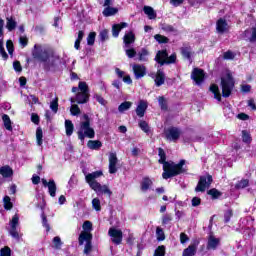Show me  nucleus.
<instances>
[{
  "instance_id": "obj_1",
  "label": "nucleus",
  "mask_w": 256,
  "mask_h": 256,
  "mask_svg": "<svg viewBox=\"0 0 256 256\" xmlns=\"http://www.w3.org/2000/svg\"><path fill=\"white\" fill-rule=\"evenodd\" d=\"M32 56L34 59L44 63V69L46 71H51V67H55V65L59 63V56L55 54L52 49L43 47L39 44L34 45Z\"/></svg>"
},
{
  "instance_id": "obj_2",
  "label": "nucleus",
  "mask_w": 256,
  "mask_h": 256,
  "mask_svg": "<svg viewBox=\"0 0 256 256\" xmlns=\"http://www.w3.org/2000/svg\"><path fill=\"white\" fill-rule=\"evenodd\" d=\"M159 155V163L163 165V179H171V177H175L176 175H180L183 173V165H185V160H181L178 164L173 162H167V155L165 154V150L162 148L158 149Z\"/></svg>"
},
{
  "instance_id": "obj_3",
  "label": "nucleus",
  "mask_w": 256,
  "mask_h": 256,
  "mask_svg": "<svg viewBox=\"0 0 256 256\" xmlns=\"http://www.w3.org/2000/svg\"><path fill=\"white\" fill-rule=\"evenodd\" d=\"M101 176H103L102 171L88 173L85 175V181L88 183L90 189L95 191V193L98 195L104 194L108 195V197H111L112 192L109 187L107 185H101V183L97 182V179H99Z\"/></svg>"
},
{
  "instance_id": "obj_4",
  "label": "nucleus",
  "mask_w": 256,
  "mask_h": 256,
  "mask_svg": "<svg viewBox=\"0 0 256 256\" xmlns=\"http://www.w3.org/2000/svg\"><path fill=\"white\" fill-rule=\"evenodd\" d=\"M84 120L80 123V129L78 131V138L80 141H85V137L88 139L95 138V130L91 128V121L89 120V116L87 114L83 115Z\"/></svg>"
},
{
  "instance_id": "obj_5",
  "label": "nucleus",
  "mask_w": 256,
  "mask_h": 256,
  "mask_svg": "<svg viewBox=\"0 0 256 256\" xmlns=\"http://www.w3.org/2000/svg\"><path fill=\"white\" fill-rule=\"evenodd\" d=\"M89 101V86L87 82H79V92L75 98H70V103H78L83 105Z\"/></svg>"
},
{
  "instance_id": "obj_6",
  "label": "nucleus",
  "mask_w": 256,
  "mask_h": 256,
  "mask_svg": "<svg viewBox=\"0 0 256 256\" xmlns=\"http://www.w3.org/2000/svg\"><path fill=\"white\" fill-rule=\"evenodd\" d=\"M221 87L223 97H229L231 95V91H233V87H235V81L233 80L231 72H226L222 76Z\"/></svg>"
},
{
  "instance_id": "obj_7",
  "label": "nucleus",
  "mask_w": 256,
  "mask_h": 256,
  "mask_svg": "<svg viewBox=\"0 0 256 256\" xmlns=\"http://www.w3.org/2000/svg\"><path fill=\"white\" fill-rule=\"evenodd\" d=\"M93 239V235L88 232H81L78 238L79 245H83V243H86L84 248L85 255H89L91 253V240Z\"/></svg>"
},
{
  "instance_id": "obj_8",
  "label": "nucleus",
  "mask_w": 256,
  "mask_h": 256,
  "mask_svg": "<svg viewBox=\"0 0 256 256\" xmlns=\"http://www.w3.org/2000/svg\"><path fill=\"white\" fill-rule=\"evenodd\" d=\"M17 227H19V215H14L12 217V220L10 221V230L9 233L13 239H16V241H19L21 237H23V234H19L17 231Z\"/></svg>"
},
{
  "instance_id": "obj_9",
  "label": "nucleus",
  "mask_w": 256,
  "mask_h": 256,
  "mask_svg": "<svg viewBox=\"0 0 256 256\" xmlns=\"http://www.w3.org/2000/svg\"><path fill=\"white\" fill-rule=\"evenodd\" d=\"M211 183H213V177L211 175L202 176L200 177L195 191L203 193L205 189H209V187H211Z\"/></svg>"
},
{
  "instance_id": "obj_10",
  "label": "nucleus",
  "mask_w": 256,
  "mask_h": 256,
  "mask_svg": "<svg viewBox=\"0 0 256 256\" xmlns=\"http://www.w3.org/2000/svg\"><path fill=\"white\" fill-rule=\"evenodd\" d=\"M108 235L111 237L112 243L115 245H121V242L123 241V231L112 227L109 229Z\"/></svg>"
},
{
  "instance_id": "obj_11",
  "label": "nucleus",
  "mask_w": 256,
  "mask_h": 256,
  "mask_svg": "<svg viewBox=\"0 0 256 256\" xmlns=\"http://www.w3.org/2000/svg\"><path fill=\"white\" fill-rule=\"evenodd\" d=\"M191 79L196 83V85H201L205 81V72L199 68H194L191 73Z\"/></svg>"
},
{
  "instance_id": "obj_12",
  "label": "nucleus",
  "mask_w": 256,
  "mask_h": 256,
  "mask_svg": "<svg viewBox=\"0 0 256 256\" xmlns=\"http://www.w3.org/2000/svg\"><path fill=\"white\" fill-rule=\"evenodd\" d=\"M41 182L44 187L48 188L50 197H55L57 195V184L55 183V180L51 179L49 182H47L45 178H42Z\"/></svg>"
},
{
  "instance_id": "obj_13",
  "label": "nucleus",
  "mask_w": 256,
  "mask_h": 256,
  "mask_svg": "<svg viewBox=\"0 0 256 256\" xmlns=\"http://www.w3.org/2000/svg\"><path fill=\"white\" fill-rule=\"evenodd\" d=\"M150 77L154 79L156 87H161V85L165 84V73L162 70H158L156 73H152Z\"/></svg>"
},
{
  "instance_id": "obj_14",
  "label": "nucleus",
  "mask_w": 256,
  "mask_h": 256,
  "mask_svg": "<svg viewBox=\"0 0 256 256\" xmlns=\"http://www.w3.org/2000/svg\"><path fill=\"white\" fill-rule=\"evenodd\" d=\"M135 79H142L144 75H147V68L141 64H134L132 66Z\"/></svg>"
},
{
  "instance_id": "obj_15",
  "label": "nucleus",
  "mask_w": 256,
  "mask_h": 256,
  "mask_svg": "<svg viewBox=\"0 0 256 256\" xmlns=\"http://www.w3.org/2000/svg\"><path fill=\"white\" fill-rule=\"evenodd\" d=\"M118 159H117V153L115 152H111L109 154V173L111 174H115L117 173V163H118Z\"/></svg>"
},
{
  "instance_id": "obj_16",
  "label": "nucleus",
  "mask_w": 256,
  "mask_h": 256,
  "mask_svg": "<svg viewBox=\"0 0 256 256\" xmlns=\"http://www.w3.org/2000/svg\"><path fill=\"white\" fill-rule=\"evenodd\" d=\"M166 137L169 141H177L181 137V130L178 128H169L166 130Z\"/></svg>"
},
{
  "instance_id": "obj_17",
  "label": "nucleus",
  "mask_w": 256,
  "mask_h": 256,
  "mask_svg": "<svg viewBox=\"0 0 256 256\" xmlns=\"http://www.w3.org/2000/svg\"><path fill=\"white\" fill-rule=\"evenodd\" d=\"M147 101L145 100H140L138 103V106L136 108V114L138 117H145V112L147 111Z\"/></svg>"
},
{
  "instance_id": "obj_18",
  "label": "nucleus",
  "mask_w": 256,
  "mask_h": 256,
  "mask_svg": "<svg viewBox=\"0 0 256 256\" xmlns=\"http://www.w3.org/2000/svg\"><path fill=\"white\" fill-rule=\"evenodd\" d=\"M220 242L221 240H219V238H216L215 236L210 235L208 238L207 249L215 251V249H217Z\"/></svg>"
},
{
  "instance_id": "obj_19",
  "label": "nucleus",
  "mask_w": 256,
  "mask_h": 256,
  "mask_svg": "<svg viewBox=\"0 0 256 256\" xmlns=\"http://www.w3.org/2000/svg\"><path fill=\"white\" fill-rule=\"evenodd\" d=\"M216 29L219 33H226V31H229V25L227 21L219 19L216 23Z\"/></svg>"
},
{
  "instance_id": "obj_20",
  "label": "nucleus",
  "mask_w": 256,
  "mask_h": 256,
  "mask_svg": "<svg viewBox=\"0 0 256 256\" xmlns=\"http://www.w3.org/2000/svg\"><path fill=\"white\" fill-rule=\"evenodd\" d=\"M167 57H168L167 51L162 50V51H158L155 60L160 65H165V63H167Z\"/></svg>"
},
{
  "instance_id": "obj_21",
  "label": "nucleus",
  "mask_w": 256,
  "mask_h": 256,
  "mask_svg": "<svg viewBox=\"0 0 256 256\" xmlns=\"http://www.w3.org/2000/svg\"><path fill=\"white\" fill-rule=\"evenodd\" d=\"M6 29L10 32L17 29V20H15V17L11 16L6 18Z\"/></svg>"
},
{
  "instance_id": "obj_22",
  "label": "nucleus",
  "mask_w": 256,
  "mask_h": 256,
  "mask_svg": "<svg viewBox=\"0 0 256 256\" xmlns=\"http://www.w3.org/2000/svg\"><path fill=\"white\" fill-rule=\"evenodd\" d=\"M125 27H127V23L125 22L113 25L112 27L113 37H119V33H121V29H125Z\"/></svg>"
},
{
  "instance_id": "obj_23",
  "label": "nucleus",
  "mask_w": 256,
  "mask_h": 256,
  "mask_svg": "<svg viewBox=\"0 0 256 256\" xmlns=\"http://www.w3.org/2000/svg\"><path fill=\"white\" fill-rule=\"evenodd\" d=\"M88 149H92L94 151H99L101 147H103V143L99 140H89L87 143Z\"/></svg>"
},
{
  "instance_id": "obj_24",
  "label": "nucleus",
  "mask_w": 256,
  "mask_h": 256,
  "mask_svg": "<svg viewBox=\"0 0 256 256\" xmlns=\"http://www.w3.org/2000/svg\"><path fill=\"white\" fill-rule=\"evenodd\" d=\"M0 175L4 178H9L13 176V169L10 166H3L0 168Z\"/></svg>"
},
{
  "instance_id": "obj_25",
  "label": "nucleus",
  "mask_w": 256,
  "mask_h": 256,
  "mask_svg": "<svg viewBox=\"0 0 256 256\" xmlns=\"http://www.w3.org/2000/svg\"><path fill=\"white\" fill-rule=\"evenodd\" d=\"M153 185V180H151L150 178H143L142 182H141V190L142 191H149V189H151V186Z\"/></svg>"
},
{
  "instance_id": "obj_26",
  "label": "nucleus",
  "mask_w": 256,
  "mask_h": 256,
  "mask_svg": "<svg viewBox=\"0 0 256 256\" xmlns=\"http://www.w3.org/2000/svg\"><path fill=\"white\" fill-rule=\"evenodd\" d=\"M118 12H119V9L108 6L103 10V15L104 17H111L113 15H117Z\"/></svg>"
},
{
  "instance_id": "obj_27",
  "label": "nucleus",
  "mask_w": 256,
  "mask_h": 256,
  "mask_svg": "<svg viewBox=\"0 0 256 256\" xmlns=\"http://www.w3.org/2000/svg\"><path fill=\"white\" fill-rule=\"evenodd\" d=\"M143 11H144L145 15L148 16V19H156L157 14L155 13V10L153 9V7L144 6Z\"/></svg>"
},
{
  "instance_id": "obj_28",
  "label": "nucleus",
  "mask_w": 256,
  "mask_h": 256,
  "mask_svg": "<svg viewBox=\"0 0 256 256\" xmlns=\"http://www.w3.org/2000/svg\"><path fill=\"white\" fill-rule=\"evenodd\" d=\"M195 253H197V246L190 245L184 249L182 256H195Z\"/></svg>"
},
{
  "instance_id": "obj_29",
  "label": "nucleus",
  "mask_w": 256,
  "mask_h": 256,
  "mask_svg": "<svg viewBox=\"0 0 256 256\" xmlns=\"http://www.w3.org/2000/svg\"><path fill=\"white\" fill-rule=\"evenodd\" d=\"M210 91L213 93L214 99H216L217 101H221V92L219 91V86H217L216 84H212L210 86Z\"/></svg>"
},
{
  "instance_id": "obj_30",
  "label": "nucleus",
  "mask_w": 256,
  "mask_h": 256,
  "mask_svg": "<svg viewBox=\"0 0 256 256\" xmlns=\"http://www.w3.org/2000/svg\"><path fill=\"white\" fill-rule=\"evenodd\" d=\"M65 129H66V135L68 137H71L73 135V131L75 129V126H73V122H71V120L65 121Z\"/></svg>"
},
{
  "instance_id": "obj_31",
  "label": "nucleus",
  "mask_w": 256,
  "mask_h": 256,
  "mask_svg": "<svg viewBox=\"0 0 256 256\" xmlns=\"http://www.w3.org/2000/svg\"><path fill=\"white\" fill-rule=\"evenodd\" d=\"M124 43H125L126 47L128 45H131V43H135V34H133V32H129V33L125 34Z\"/></svg>"
},
{
  "instance_id": "obj_32",
  "label": "nucleus",
  "mask_w": 256,
  "mask_h": 256,
  "mask_svg": "<svg viewBox=\"0 0 256 256\" xmlns=\"http://www.w3.org/2000/svg\"><path fill=\"white\" fill-rule=\"evenodd\" d=\"M2 120L5 126V129H7V131H13V127L11 126V118H9V115L4 114L2 116Z\"/></svg>"
},
{
  "instance_id": "obj_33",
  "label": "nucleus",
  "mask_w": 256,
  "mask_h": 256,
  "mask_svg": "<svg viewBox=\"0 0 256 256\" xmlns=\"http://www.w3.org/2000/svg\"><path fill=\"white\" fill-rule=\"evenodd\" d=\"M132 105H133L132 102L126 101L119 105L118 111L120 113H125V111H129V109H131Z\"/></svg>"
},
{
  "instance_id": "obj_34",
  "label": "nucleus",
  "mask_w": 256,
  "mask_h": 256,
  "mask_svg": "<svg viewBox=\"0 0 256 256\" xmlns=\"http://www.w3.org/2000/svg\"><path fill=\"white\" fill-rule=\"evenodd\" d=\"M139 61H147L149 57V50L142 48L141 51L138 52Z\"/></svg>"
},
{
  "instance_id": "obj_35",
  "label": "nucleus",
  "mask_w": 256,
  "mask_h": 256,
  "mask_svg": "<svg viewBox=\"0 0 256 256\" xmlns=\"http://www.w3.org/2000/svg\"><path fill=\"white\" fill-rule=\"evenodd\" d=\"M36 141H37V145H39V147H41V145H43V129H41V128L36 129Z\"/></svg>"
},
{
  "instance_id": "obj_36",
  "label": "nucleus",
  "mask_w": 256,
  "mask_h": 256,
  "mask_svg": "<svg viewBox=\"0 0 256 256\" xmlns=\"http://www.w3.org/2000/svg\"><path fill=\"white\" fill-rule=\"evenodd\" d=\"M181 53H182V56L184 57V59H188L189 61H191V55H193V52H191V48L183 47L181 49Z\"/></svg>"
},
{
  "instance_id": "obj_37",
  "label": "nucleus",
  "mask_w": 256,
  "mask_h": 256,
  "mask_svg": "<svg viewBox=\"0 0 256 256\" xmlns=\"http://www.w3.org/2000/svg\"><path fill=\"white\" fill-rule=\"evenodd\" d=\"M3 203H4V209H6L7 211H11V209H13V203L11 202V197L5 196L3 199Z\"/></svg>"
},
{
  "instance_id": "obj_38",
  "label": "nucleus",
  "mask_w": 256,
  "mask_h": 256,
  "mask_svg": "<svg viewBox=\"0 0 256 256\" xmlns=\"http://www.w3.org/2000/svg\"><path fill=\"white\" fill-rule=\"evenodd\" d=\"M50 109L54 114L59 111V98H55L50 102Z\"/></svg>"
},
{
  "instance_id": "obj_39",
  "label": "nucleus",
  "mask_w": 256,
  "mask_h": 256,
  "mask_svg": "<svg viewBox=\"0 0 256 256\" xmlns=\"http://www.w3.org/2000/svg\"><path fill=\"white\" fill-rule=\"evenodd\" d=\"M82 228V233H91V231H93V224L91 223V221H85L82 225Z\"/></svg>"
},
{
  "instance_id": "obj_40",
  "label": "nucleus",
  "mask_w": 256,
  "mask_h": 256,
  "mask_svg": "<svg viewBox=\"0 0 256 256\" xmlns=\"http://www.w3.org/2000/svg\"><path fill=\"white\" fill-rule=\"evenodd\" d=\"M171 221H173V214L167 213L162 216V225H169Z\"/></svg>"
},
{
  "instance_id": "obj_41",
  "label": "nucleus",
  "mask_w": 256,
  "mask_h": 256,
  "mask_svg": "<svg viewBox=\"0 0 256 256\" xmlns=\"http://www.w3.org/2000/svg\"><path fill=\"white\" fill-rule=\"evenodd\" d=\"M70 113L73 116H77L81 114V109L77 104L72 103V106L70 107Z\"/></svg>"
},
{
  "instance_id": "obj_42",
  "label": "nucleus",
  "mask_w": 256,
  "mask_h": 256,
  "mask_svg": "<svg viewBox=\"0 0 256 256\" xmlns=\"http://www.w3.org/2000/svg\"><path fill=\"white\" fill-rule=\"evenodd\" d=\"M156 237L158 241H165V232L160 227L156 229Z\"/></svg>"
},
{
  "instance_id": "obj_43",
  "label": "nucleus",
  "mask_w": 256,
  "mask_h": 256,
  "mask_svg": "<svg viewBox=\"0 0 256 256\" xmlns=\"http://www.w3.org/2000/svg\"><path fill=\"white\" fill-rule=\"evenodd\" d=\"M154 39L158 42V43H169V38L161 35V34H156L154 36Z\"/></svg>"
},
{
  "instance_id": "obj_44",
  "label": "nucleus",
  "mask_w": 256,
  "mask_h": 256,
  "mask_svg": "<svg viewBox=\"0 0 256 256\" xmlns=\"http://www.w3.org/2000/svg\"><path fill=\"white\" fill-rule=\"evenodd\" d=\"M92 207L95 211H101V200H99V198H94L92 200Z\"/></svg>"
},
{
  "instance_id": "obj_45",
  "label": "nucleus",
  "mask_w": 256,
  "mask_h": 256,
  "mask_svg": "<svg viewBox=\"0 0 256 256\" xmlns=\"http://www.w3.org/2000/svg\"><path fill=\"white\" fill-rule=\"evenodd\" d=\"M208 195H211L212 199H219V197H221V192H219V190L213 188L208 191Z\"/></svg>"
},
{
  "instance_id": "obj_46",
  "label": "nucleus",
  "mask_w": 256,
  "mask_h": 256,
  "mask_svg": "<svg viewBox=\"0 0 256 256\" xmlns=\"http://www.w3.org/2000/svg\"><path fill=\"white\" fill-rule=\"evenodd\" d=\"M95 37H97V33L90 32L87 37V43L88 45H94L95 44Z\"/></svg>"
},
{
  "instance_id": "obj_47",
  "label": "nucleus",
  "mask_w": 256,
  "mask_h": 256,
  "mask_svg": "<svg viewBox=\"0 0 256 256\" xmlns=\"http://www.w3.org/2000/svg\"><path fill=\"white\" fill-rule=\"evenodd\" d=\"M53 245L55 249H61V245H63V242H61V237L55 236L53 238Z\"/></svg>"
},
{
  "instance_id": "obj_48",
  "label": "nucleus",
  "mask_w": 256,
  "mask_h": 256,
  "mask_svg": "<svg viewBox=\"0 0 256 256\" xmlns=\"http://www.w3.org/2000/svg\"><path fill=\"white\" fill-rule=\"evenodd\" d=\"M0 55L5 61H7L9 56L7 55V52H5V48L3 47V39L0 40Z\"/></svg>"
},
{
  "instance_id": "obj_49",
  "label": "nucleus",
  "mask_w": 256,
  "mask_h": 256,
  "mask_svg": "<svg viewBox=\"0 0 256 256\" xmlns=\"http://www.w3.org/2000/svg\"><path fill=\"white\" fill-rule=\"evenodd\" d=\"M153 256H165V246H158Z\"/></svg>"
},
{
  "instance_id": "obj_50",
  "label": "nucleus",
  "mask_w": 256,
  "mask_h": 256,
  "mask_svg": "<svg viewBox=\"0 0 256 256\" xmlns=\"http://www.w3.org/2000/svg\"><path fill=\"white\" fill-rule=\"evenodd\" d=\"M242 141L244 143H250L251 142V134H249V132L243 130L242 131Z\"/></svg>"
},
{
  "instance_id": "obj_51",
  "label": "nucleus",
  "mask_w": 256,
  "mask_h": 256,
  "mask_svg": "<svg viewBox=\"0 0 256 256\" xmlns=\"http://www.w3.org/2000/svg\"><path fill=\"white\" fill-rule=\"evenodd\" d=\"M249 186V180L248 179H243L240 182L237 183L236 187L238 189H245V187Z\"/></svg>"
},
{
  "instance_id": "obj_52",
  "label": "nucleus",
  "mask_w": 256,
  "mask_h": 256,
  "mask_svg": "<svg viewBox=\"0 0 256 256\" xmlns=\"http://www.w3.org/2000/svg\"><path fill=\"white\" fill-rule=\"evenodd\" d=\"M0 256H11V248L5 246L0 250Z\"/></svg>"
},
{
  "instance_id": "obj_53",
  "label": "nucleus",
  "mask_w": 256,
  "mask_h": 256,
  "mask_svg": "<svg viewBox=\"0 0 256 256\" xmlns=\"http://www.w3.org/2000/svg\"><path fill=\"white\" fill-rule=\"evenodd\" d=\"M6 47H7V51L9 53V55H13V51H15V48L13 47V41L8 40L6 42Z\"/></svg>"
},
{
  "instance_id": "obj_54",
  "label": "nucleus",
  "mask_w": 256,
  "mask_h": 256,
  "mask_svg": "<svg viewBox=\"0 0 256 256\" xmlns=\"http://www.w3.org/2000/svg\"><path fill=\"white\" fill-rule=\"evenodd\" d=\"M99 37H100L101 41H107V39H109V31L102 30L99 34Z\"/></svg>"
},
{
  "instance_id": "obj_55",
  "label": "nucleus",
  "mask_w": 256,
  "mask_h": 256,
  "mask_svg": "<svg viewBox=\"0 0 256 256\" xmlns=\"http://www.w3.org/2000/svg\"><path fill=\"white\" fill-rule=\"evenodd\" d=\"M13 69H14L17 73H21V71H23V67H21V62H19V61H14V63H13Z\"/></svg>"
},
{
  "instance_id": "obj_56",
  "label": "nucleus",
  "mask_w": 256,
  "mask_h": 256,
  "mask_svg": "<svg viewBox=\"0 0 256 256\" xmlns=\"http://www.w3.org/2000/svg\"><path fill=\"white\" fill-rule=\"evenodd\" d=\"M158 103H159L161 109H167V101L165 100V98L163 96H160L158 98Z\"/></svg>"
},
{
  "instance_id": "obj_57",
  "label": "nucleus",
  "mask_w": 256,
  "mask_h": 256,
  "mask_svg": "<svg viewBox=\"0 0 256 256\" xmlns=\"http://www.w3.org/2000/svg\"><path fill=\"white\" fill-rule=\"evenodd\" d=\"M139 127L144 131V133H147L149 131V124H147L145 121L139 122Z\"/></svg>"
},
{
  "instance_id": "obj_58",
  "label": "nucleus",
  "mask_w": 256,
  "mask_h": 256,
  "mask_svg": "<svg viewBox=\"0 0 256 256\" xmlns=\"http://www.w3.org/2000/svg\"><path fill=\"white\" fill-rule=\"evenodd\" d=\"M177 61V54H172L170 56H167L166 64L169 65L171 63H175Z\"/></svg>"
},
{
  "instance_id": "obj_59",
  "label": "nucleus",
  "mask_w": 256,
  "mask_h": 256,
  "mask_svg": "<svg viewBox=\"0 0 256 256\" xmlns=\"http://www.w3.org/2000/svg\"><path fill=\"white\" fill-rule=\"evenodd\" d=\"M42 225L45 227L46 231H51V227L49 226V223H47V217L45 214H42Z\"/></svg>"
},
{
  "instance_id": "obj_60",
  "label": "nucleus",
  "mask_w": 256,
  "mask_h": 256,
  "mask_svg": "<svg viewBox=\"0 0 256 256\" xmlns=\"http://www.w3.org/2000/svg\"><path fill=\"white\" fill-rule=\"evenodd\" d=\"M126 55H127V57H129V59H133V57H135V55H137V51H135V49H133V48L126 49Z\"/></svg>"
},
{
  "instance_id": "obj_61",
  "label": "nucleus",
  "mask_w": 256,
  "mask_h": 256,
  "mask_svg": "<svg viewBox=\"0 0 256 256\" xmlns=\"http://www.w3.org/2000/svg\"><path fill=\"white\" fill-rule=\"evenodd\" d=\"M235 57V53H233L232 51H227L224 53L223 58L226 60H231Z\"/></svg>"
},
{
  "instance_id": "obj_62",
  "label": "nucleus",
  "mask_w": 256,
  "mask_h": 256,
  "mask_svg": "<svg viewBox=\"0 0 256 256\" xmlns=\"http://www.w3.org/2000/svg\"><path fill=\"white\" fill-rule=\"evenodd\" d=\"M19 43H20V45H22L23 47H27V44L29 43V40L27 39L26 36H20V38H19Z\"/></svg>"
},
{
  "instance_id": "obj_63",
  "label": "nucleus",
  "mask_w": 256,
  "mask_h": 256,
  "mask_svg": "<svg viewBox=\"0 0 256 256\" xmlns=\"http://www.w3.org/2000/svg\"><path fill=\"white\" fill-rule=\"evenodd\" d=\"M199 205H201V198L194 197L192 199V207H199Z\"/></svg>"
},
{
  "instance_id": "obj_64",
  "label": "nucleus",
  "mask_w": 256,
  "mask_h": 256,
  "mask_svg": "<svg viewBox=\"0 0 256 256\" xmlns=\"http://www.w3.org/2000/svg\"><path fill=\"white\" fill-rule=\"evenodd\" d=\"M187 241H189V236H187V234H185V233H181L180 234V243L184 244V243H187Z\"/></svg>"
}]
</instances>
